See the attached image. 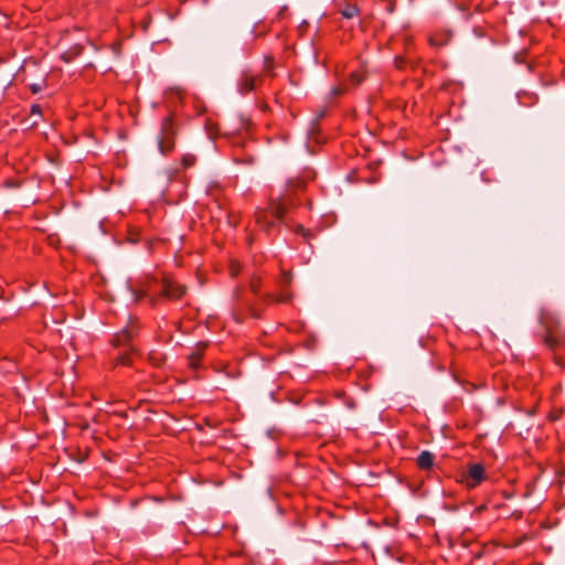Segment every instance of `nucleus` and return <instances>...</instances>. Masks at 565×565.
I'll list each match as a JSON object with an SVG mask.
<instances>
[{
	"label": "nucleus",
	"instance_id": "1",
	"mask_svg": "<svg viewBox=\"0 0 565 565\" xmlns=\"http://www.w3.org/2000/svg\"><path fill=\"white\" fill-rule=\"evenodd\" d=\"M291 204L292 201L287 194L270 199L266 209L256 211V223L265 233L270 234L282 223L289 205Z\"/></svg>",
	"mask_w": 565,
	"mask_h": 565
},
{
	"label": "nucleus",
	"instance_id": "2",
	"mask_svg": "<svg viewBox=\"0 0 565 565\" xmlns=\"http://www.w3.org/2000/svg\"><path fill=\"white\" fill-rule=\"evenodd\" d=\"M186 286L169 276L160 280L159 291L150 297V307L158 308L169 301H178L186 294Z\"/></svg>",
	"mask_w": 565,
	"mask_h": 565
},
{
	"label": "nucleus",
	"instance_id": "3",
	"mask_svg": "<svg viewBox=\"0 0 565 565\" xmlns=\"http://www.w3.org/2000/svg\"><path fill=\"white\" fill-rule=\"evenodd\" d=\"M486 480H488V473L484 465L481 462L469 463L466 470L461 471L457 477V482L467 490L478 488Z\"/></svg>",
	"mask_w": 565,
	"mask_h": 565
},
{
	"label": "nucleus",
	"instance_id": "4",
	"mask_svg": "<svg viewBox=\"0 0 565 565\" xmlns=\"http://www.w3.org/2000/svg\"><path fill=\"white\" fill-rule=\"evenodd\" d=\"M140 326L137 318H130L125 328L115 333L110 339L114 348H124L134 350L132 341L139 334Z\"/></svg>",
	"mask_w": 565,
	"mask_h": 565
},
{
	"label": "nucleus",
	"instance_id": "5",
	"mask_svg": "<svg viewBox=\"0 0 565 565\" xmlns=\"http://www.w3.org/2000/svg\"><path fill=\"white\" fill-rule=\"evenodd\" d=\"M175 136L177 131L172 117H164L161 121V128L158 135V147L162 154L169 153L174 148Z\"/></svg>",
	"mask_w": 565,
	"mask_h": 565
},
{
	"label": "nucleus",
	"instance_id": "6",
	"mask_svg": "<svg viewBox=\"0 0 565 565\" xmlns=\"http://www.w3.org/2000/svg\"><path fill=\"white\" fill-rule=\"evenodd\" d=\"M141 292L148 297V303L150 305V297L159 291L160 280L151 275H145L134 282Z\"/></svg>",
	"mask_w": 565,
	"mask_h": 565
},
{
	"label": "nucleus",
	"instance_id": "7",
	"mask_svg": "<svg viewBox=\"0 0 565 565\" xmlns=\"http://www.w3.org/2000/svg\"><path fill=\"white\" fill-rule=\"evenodd\" d=\"M436 456L429 450H423L418 454L415 459L416 467L425 472H434L435 469H439V466L435 462Z\"/></svg>",
	"mask_w": 565,
	"mask_h": 565
},
{
	"label": "nucleus",
	"instance_id": "8",
	"mask_svg": "<svg viewBox=\"0 0 565 565\" xmlns=\"http://www.w3.org/2000/svg\"><path fill=\"white\" fill-rule=\"evenodd\" d=\"M209 347V342H198L194 349L186 356L188 366L194 371L201 367V361L205 354V351Z\"/></svg>",
	"mask_w": 565,
	"mask_h": 565
},
{
	"label": "nucleus",
	"instance_id": "9",
	"mask_svg": "<svg viewBox=\"0 0 565 565\" xmlns=\"http://www.w3.org/2000/svg\"><path fill=\"white\" fill-rule=\"evenodd\" d=\"M255 85L256 77L247 72H243L237 83L238 92L243 95L250 93L255 89Z\"/></svg>",
	"mask_w": 565,
	"mask_h": 565
},
{
	"label": "nucleus",
	"instance_id": "10",
	"mask_svg": "<svg viewBox=\"0 0 565 565\" xmlns=\"http://www.w3.org/2000/svg\"><path fill=\"white\" fill-rule=\"evenodd\" d=\"M544 344L552 351L561 348L564 343V338L548 330L543 337Z\"/></svg>",
	"mask_w": 565,
	"mask_h": 565
},
{
	"label": "nucleus",
	"instance_id": "11",
	"mask_svg": "<svg viewBox=\"0 0 565 565\" xmlns=\"http://www.w3.org/2000/svg\"><path fill=\"white\" fill-rule=\"evenodd\" d=\"M83 50H84L83 45L75 44V45L71 46L67 51L63 52L61 55V58L64 62L70 63L73 60H75L77 56H79L83 53Z\"/></svg>",
	"mask_w": 565,
	"mask_h": 565
},
{
	"label": "nucleus",
	"instance_id": "12",
	"mask_svg": "<svg viewBox=\"0 0 565 565\" xmlns=\"http://www.w3.org/2000/svg\"><path fill=\"white\" fill-rule=\"evenodd\" d=\"M127 288L131 294V298H132L134 302L139 303L145 299L148 300V297L146 296V294L141 292L140 288H138L134 282L128 281Z\"/></svg>",
	"mask_w": 565,
	"mask_h": 565
},
{
	"label": "nucleus",
	"instance_id": "13",
	"mask_svg": "<svg viewBox=\"0 0 565 565\" xmlns=\"http://www.w3.org/2000/svg\"><path fill=\"white\" fill-rule=\"evenodd\" d=\"M134 350L130 349H124L122 352H119L118 355L115 359L116 365H130L132 362V352Z\"/></svg>",
	"mask_w": 565,
	"mask_h": 565
},
{
	"label": "nucleus",
	"instance_id": "14",
	"mask_svg": "<svg viewBox=\"0 0 565 565\" xmlns=\"http://www.w3.org/2000/svg\"><path fill=\"white\" fill-rule=\"evenodd\" d=\"M422 65V57L407 50V66L412 72H416Z\"/></svg>",
	"mask_w": 565,
	"mask_h": 565
},
{
	"label": "nucleus",
	"instance_id": "15",
	"mask_svg": "<svg viewBox=\"0 0 565 565\" xmlns=\"http://www.w3.org/2000/svg\"><path fill=\"white\" fill-rule=\"evenodd\" d=\"M335 398L341 401L349 409H354L356 403L353 397L349 396L344 391L335 392Z\"/></svg>",
	"mask_w": 565,
	"mask_h": 565
},
{
	"label": "nucleus",
	"instance_id": "16",
	"mask_svg": "<svg viewBox=\"0 0 565 565\" xmlns=\"http://www.w3.org/2000/svg\"><path fill=\"white\" fill-rule=\"evenodd\" d=\"M341 15L344 19H352L360 13V9L356 4L347 3L343 9L340 11Z\"/></svg>",
	"mask_w": 565,
	"mask_h": 565
},
{
	"label": "nucleus",
	"instance_id": "17",
	"mask_svg": "<svg viewBox=\"0 0 565 565\" xmlns=\"http://www.w3.org/2000/svg\"><path fill=\"white\" fill-rule=\"evenodd\" d=\"M274 70H275V58L273 55H265L264 56V67L263 72L269 76H274Z\"/></svg>",
	"mask_w": 565,
	"mask_h": 565
},
{
	"label": "nucleus",
	"instance_id": "18",
	"mask_svg": "<svg viewBox=\"0 0 565 565\" xmlns=\"http://www.w3.org/2000/svg\"><path fill=\"white\" fill-rule=\"evenodd\" d=\"M260 287H262V277L260 275L258 274H254L252 277H250V281H249V289L252 290V292L255 295V296H258L259 292H260Z\"/></svg>",
	"mask_w": 565,
	"mask_h": 565
},
{
	"label": "nucleus",
	"instance_id": "19",
	"mask_svg": "<svg viewBox=\"0 0 565 565\" xmlns=\"http://www.w3.org/2000/svg\"><path fill=\"white\" fill-rule=\"evenodd\" d=\"M47 86L46 76L42 77L40 82L29 84V89L32 94H39Z\"/></svg>",
	"mask_w": 565,
	"mask_h": 565
},
{
	"label": "nucleus",
	"instance_id": "20",
	"mask_svg": "<svg viewBox=\"0 0 565 565\" xmlns=\"http://www.w3.org/2000/svg\"><path fill=\"white\" fill-rule=\"evenodd\" d=\"M292 281V274L289 270H281V274L278 279V284L280 287H288Z\"/></svg>",
	"mask_w": 565,
	"mask_h": 565
},
{
	"label": "nucleus",
	"instance_id": "21",
	"mask_svg": "<svg viewBox=\"0 0 565 565\" xmlns=\"http://www.w3.org/2000/svg\"><path fill=\"white\" fill-rule=\"evenodd\" d=\"M394 66L399 71L408 70L407 66V52L405 55H397L394 57Z\"/></svg>",
	"mask_w": 565,
	"mask_h": 565
},
{
	"label": "nucleus",
	"instance_id": "22",
	"mask_svg": "<svg viewBox=\"0 0 565 565\" xmlns=\"http://www.w3.org/2000/svg\"><path fill=\"white\" fill-rule=\"evenodd\" d=\"M252 33H253L254 38H260L268 33V28H266L262 23V21H258L257 23L254 24V26L252 29Z\"/></svg>",
	"mask_w": 565,
	"mask_h": 565
},
{
	"label": "nucleus",
	"instance_id": "23",
	"mask_svg": "<svg viewBox=\"0 0 565 565\" xmlns=\"http://www.w3.org/2000/svg\"><path fill=\"white\" fill-rule=\"evenodd\" d=\"M364 81V74L360 71H354L349 76V82L352 86L356 87Z\"/></svg>",
	"mask_w": 565,
	"mask_h": 565
},
{
	"label": "nucleus",
	"instance_id": "24",
	"mask_svg": "<svg viewBox=\"0 0 565 565\" xmlns=\"http://www.w3.org/2000/svg\"><path fill=\"white\" fill-rule=\"evenodd\" d=\"M349 89V85L347 83L339 84L333 86L330 90L331 96L339 97L344 95Z\"/></svg>",
	"mask_w": 565,
	"mask_h": 565
},
{
	"label": "nucleus",
	"instance_id": "25",
	"mask_svg": "<svg viewBox=\"0 0 565 565\" xmlns=\"http://www.w3.org/2000/svg\"><path fill=\"white\" fill-rule=\"evenodd\" d=\"M234 161L237 163L252 164V163H254L255 159L250 154H245L244 157H238L237 153H234Z\"/></svg>",
	"mask_w": 565,
	"mask_h": 565
},
{
	"label": "nucleus",
	"instance_id": "26",
	"mask_svg": "<svg viewBox=\"0 0 565 565\" xmlns=\"http://www.w3.org/2000/svg\"><path fill=\"white\" fill-rule=\"evenodd\" d=\"M194 162H195V157L193 154H185L181 159V164L185 169L192 167L194 164Z\"/></svg>",
	"mask_w": 565,
	"mask_h": 565
},
{
	"label": "nucleus",
	"instance_id": "27",
	"mask_svg": "<svg viewBox=\"0 0 565 565\" xmlns=\"http://www.w3.org/2000/svg\"><path fill=\"white\" fill-rule=\"evenodd\" d=\"M241 264L238 262H231V265H230V274L233 278L237 277L238 274L241 273Z\"/></svg>",
	"mask_w": 565,
	"mask_h": 565
},
{
	"label": "nucleus",
	"instance_id": "28",
	"mask_svg": "<svg viewBox=\"0 0 565 565\" xmlns=\"http://www.w3.org/2000/svg\"><path fill=\"white\" fill-rule=\"evenodd\" d=\"M288 186L290 189L302 191L306 186V183L302 180H290Z\"/></svg>",
	"mask_w": 565,
	"mask_h": 565
},
{
	"label": "nucleus",
	"instance_id": "29",
	"mask_svg": "<svg viewBox=\"0 0 565 565\" xmlns=\"http://www.w3.org/2000/svg\"><path fill=\"white\" fill-rule=\"evenodd\" d=\"M291 299L290 294L281 292L279 295H276V303H287Z\"/></svg>",
	"mask_w": 565,
	"mask_h": 565
},
{
	"label": "nucleus",
	"instance_id": "30",
	"mask_svg": "<svg viewBox=\"0 0 565 565\" xmlns=\"http://www.w3.org/2000/svg\"><path fill=\"white\" fill-rule=\"evenodd\" d=\"M295 232L297 234H300L302 235L305 238H310L311 237V234L310 232L302 225L298 224L296 227H295Z\"/></svg>",
	"mask_w": 565,
	"mask_h": 565
},
{
	"label": "nucleus",
	"instance_id": "31",
	"mask_svg": "<svg viewBox=\"0 0 565 565\" xmlns=\"http://www.w3.org/2000/svg\"><path fill=\"white\" fill-rule=\"evenodd\" d=\"M262 301L265 305L274 303V302H276V295L275 294H265L262 296Z\"/></svg>",
	"mask_w": 565,
	"mask_h": 565
},
{
	"label": "nucleus",
	"instance_id": "32",
	"mask_svg": "<svg viewBox=\"0 0 565 565\" xmlns=\"http://www.w3.org/2000/svg\"><path fill=\"white\" fill-rule=\"evenodd\" d=\"M526 51H520L514 54V61L516 63H525Z\"/></svg>",
	"mask_w": 565,
	"mask_h": 565
},
{
	"label": "nucleus",
	"instance_id": "33",
	"mask_svg": "<svg viewBox=\"0 0 565 565\" xmlns=\"http://www.w3.org/2000/svg\"><path fill=\"white\" fill-rule=\"evenodd\" d=\"M30 114L31 115H39L41 116L42 115V108L39 104H33L31 106V109H30Z\"/></svg>",
	"mask_w": 565,
	"mask_h": 565
},
{
	"label": "nucleus",
	"instance_id": "34",
	"mask_svg": "<svg viewBox=\"0 0 565 565\" xmlns=\"http://www.w3.org/2000/svg\"><path fill=\"white\" fill-rule=\"evenodd\" d=\"M428 41H429V44H430L431 46H436V47H438V46L444 45V42L438 41L435 36H430Z\"/></svg>",
	"mask_w": 565,
	"mask_h": 565
},
{
	"label": "nucleus",
	"instance_id": "35",
	"mask_svg": "<svg viewBox=\"0 0 565 565\" xmlns=\"http://www.w3.org/2000/svg\"><path fill=\"white\" fill-rule=\"evenodd\" d=\"M233 146L236 148V147H245L246 142L245 141H241L239 138H234L233 139Z\"/></svg>",
	"mask_w": 565,
	"mask_h": 565
},
{
	"label": "nucleus",
	"instance_id": "36",
	"mask_svg": "<svg viewBox=\"0 0 565 565\" xmlns=\"http://www.w3.org/2000/svg\"><path fill=\"white\" fill-rule=\"evenodd\" d=\"M206 129H209V134L211 137H213V129L215 128V125L212 122L205 124Z\"/></svg>",
	"mask_w": 565,
	"mask_h": 565
},
{
	"label": "nucleus",
	"instance_id": "37",
	"mask_svg": "<svg viewBox=\"0 0 565 565\" xmlns=\"http://www.w3.org/2000/svg\"><path fill=\"white\" fill-rule=\"evenodd\" d=\"M150 360H152L153 364L157 365V366H160L161 365V358L160 359H157L154 358L153 355H150Z\"/></svg>",
	"mask_w": 565,
	"mask_h": 565
},
{
	"label": "nucleus",
	"instance_id": "38",
	"mask_svg": "<svg viewBox=\"0 0 565 565\" xmlns=\"http://www.w3.org/2000/svg\"><path fill=\"white\" fill-rule=\"evenodd\" d=\"M554 361L556 364L562 365V360L558 356H554Z\"/></svg>",
	"mask_w": 565,
	"mask_h": 565
},
{
	"label": "nucleus",
	"instance_id": "39",
	"mask_svg": "<svg viewBox=\"0 0 565 565\" xmlns=\"http://www.w3.org/2000/svg\"><path fill=\"white\" fill-rule=\"evenodd\" d=\"M252 315L254 318H258V315L252 309Z\"/></svg>",
	"mask_w": 565,
	"mask_h": 565
},
{
	"label": "nucleus",
	"instance_id": "40",
	"mask_svg": "<svg viewBox=\"0 0 565 565\" xmlns=\"http://www.w3.org/2000/svg\"><path fill=\"white\" fill-rule=\"evenodd\" d=\"M118 415H120L121 417H126V416H127V413H126V412H122V413H119Z\"/></svg>",
	"mask_w": 565,
	"mask_h": 565
},
{
	"label": "nucleus",
	"instance_id": "41",
	"mask_svg": "<svg viewBox=\"0 0 565 565\" xmlns=\"http://www.w3.org/2000/svg\"><path fill=\"white\" fill-rule=\"evenodd\" d=\"M526 65H527L529 71H532V64L531 63H526Z\"/></svg>",
	"mask_w": 565,
	"mask_h": 565
},
{
	"label": "nucleus",
	"instance_id": "42",
	"mask_svg": "<svg viewBox=\"0 0 565 565\" xmlns=\"http://www.w3.org/2000/svg\"><path fill=\"white\" fill-rule=\"evenodd\" d=\"M524 96H527V98L533 99V96L527 95V93H524Z\"/></svg>",
	"mask_w": 565,
	"mask_h": 565
},
{
	"label": "nucleus",
	"instance_id": "43",
	"mask_svg": "<svg viewBox=\"0 0 565 565\" xmlns=\"http://www.w3.org/2000/svg\"><path fill=\"white\" fill-rule=\"evenodd\" d=\"M524 96H527V98L533 99V96L527 95V93H524Z\"/></svg>",
	"mask_w": 565,
	"mask_h": 565
},
{
	"label": "nucleus",
	"instance_id": "44",
	"mask_svg": "<svg viewBox=\"0 0 565 565\" xmlns=\"http://www.w3.org/2000/svg\"><path fill=\"white\" fill-rule=\"evenodd\" d=\"M524 96H527V98L533 99V96L527 95V93H524Z\"/></svg>",
	"mask_w": 565,
	"mask_h": 565
}]
</instances>
